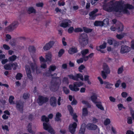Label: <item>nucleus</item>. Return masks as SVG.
I'll return each mask as SVG.
<instances>
[{"label":"nucleus","mask_w":134,"mask_h":134,"mask_svg":"<svg viewBox=\"0 0 134 134\" xmlns=\"http://www.w3.org/2000/svg\"><path fill=\"white\" fill-rule=\"evenodd\" d=\"M133 8L132 5L128 4L124 5L121 2H116L114 3L113 1H110L107 4H104L103 6V9L107 12H110L113 11L126 14L129 13L128 9H131Z\"/></svg>","instance_id":"nucleus-1"},{"label":"nucleus","mask_w":134,"mask_h":134,"mask_svg":"<svg viewBox=\"0 0 134 134\" xmlns=\"http://www.w3.org/2000/svg\"><path fill=\"white\" fill-rule=\"evenodd\" d=\"M41 121L46 122L43 123V128L44 129L48 131L51 134H54L55 133L54 130L50 125L48 123L49 121L48 118L46 117L45 115H43L42 116Z\"/></svg>","instance_id":"nucleus-2"},{"label":"nucleus","mask_w":134,"mask_h":134,"mask_svg":"<svg viewBox=\"0 0 134 134\" xmlns=\"http://www.w3.org/2000/svg\"><path fill=\"white\" fill-rule=\"evenodd\" d=\"M41 121L46 122L43 123V128L44 129L48 131L51 134H54L55 133L54 130L50 125L48 123L49 121L48 118L46 117L45 115H43L42 116Z\"/></svg>","instance_id":"nucleus-3"},{"label":"nucleus","mask_w":134,"mask_h":134,"mask_svg":"<svg viewBox=\"0 0 134 134\" xmlns=\"http://www.w3.org/2000/svg\"><path fill=\"white\" fill-rule=\"evenodd\" d=\"M78 41L81 46L84 47L88 43V36L85 33L80 35L78 38Z\"/></svg>","instance_id":"nucleus-4"},{"label":"nucleus","mask_w":134,"mask_h":134,"mask_svg":"<svg viewBox=\"0 0 134 134\" xmlns=\"http://www.w3.org/2000/svg\"><path fill=\"white\" fill-rule=\"evenodd\" d=\"M103 70L101 71V76L103 79H106L110 71L108 65L105 63L103 64Z\"/></svg>","instance_id":"nucleus-5"},{"label":"nucleus","mask_w":134,"mask_h":134,"mask_svg":"<svg viewBox=\"0 0 134 134\" xmlns=\"http://www.w3.org/2000/svg\"><path fill=\"white\" fill-rule=\"evenodd\" d=\"M19 24V23L18 21H14L10 25L6 28V30L9 31H12L17 27Z\"/></svg>","instance_id":"nucleus-6"},{"label":"nucleus","mask_w":134,"mask_h":134,"mask_svg":"<svg viewBox=\"0 0 134 134\" xmlns=\"http://www.w3.org/2000/svg\"><path fill=\"white\" fill-rule=\"evenodd\" d=\"M68 76L70 79L76 81H78L79 79L82 81L83 80V76L80 74H76L75 75H73L72 74H70L68 75Z\"/></svg>","instance_id":"nucleus-7"},{"label":"nucleus","mask_w":134,"mask_h":134,"mask_svg":"<svg viewBox=\"0 0 134 134\" xmlns=\"http://www.w3.org/2000/svg\"><path fill=\"white\" fill-rule=\"evenodd\" d=\"M49 99L47 97L42 96H39L37 100V103L40 105H41L48 101Z\"/></svg>","instance_id":"nucleus-8"},{"label":"nucleus","mask_w":134,"mask_h":134,"mask_svg":"<svg viewBox=\"0 0 134 134\" xmlns=\"http://www.w3.org/2000/svg\"><path fill=\"white\" fill-rule=\"evenodd\" d=\"M24 103V102L21 100H19L16 103V108L18 110L22 113L23 112V107Z\"/></svg>","instance_id":"nucleus-9"},{"label":"nucleus","mask_w":134,"mask_h":134,"mask_svg":"<svg viewBox=\"0 0 134 134\" xmlns=\"http://www.w3.org/2000/svg\"><path fill=\"white\" fill-rule=\"evenodd\" d=\"M79 83L77 82H75L74 83L73 85H70L69 86V87L70 89L73 91H77L79 90V88H77V86H79Z\"/></svg>","instance_id":"nucleus-10"},{"label":"nucleus","mask_w":134,"mask_h":134,"mask_svg":"<svg viewBox=\"0 0 134 134\" xmlns=\"http://www.w3.org/2000/svg\"><path fill=\"white\" fill-rule=\"evenodd\" d=\"M33 63L30 62H29V64L32 70L34 71L35 70L37 69V68L36 64L37 59L36 58L33 59Z\"/></svg>","instance_id":"nucleus-11"},{"label":"nucleus","mask_w":134,"mask_h":134,"mask_svg":"<svg viewBox=\"0 0 134 134\" xmlns=\"http://www.w3.org/2000/svg\"><path fill=\"white\" fill-rule=\"evenodd\" d=\"M71 21L69 20L66 19L62 22L60 24V26L64 28H66L70 26Z\"/></svg>","instance_id":"nucleus-12"},{"label":"nucleus","mask_w":134,"mask_h":134,"mask_svg":"<svg viewBox=\"0 0 134 134\" xmlns=\"http://www.w3.org/2000/svg\"><path fill=\"white\" fill-rule=\"evenodd\" d=\"M130 50V48L128 46L122 45L121 47L120 52L122 54H124L129 52Z\"/></svg>","instance_id":"nucleus-13"},{"label":"nucleus","mask_w":134,"mask_h":134,"mask_svg":"<svg viewBox=\"0 0 134 134\" xmlns=\"http://www.w3.org/2000/svg\"><path fill=\"white\" fill-rule=\"evenodd\" d=\"M77 126V124L76 122H74L73 124H71L69 126V131L72 134H74Z\"/></svg>","instance_id":"nucleus-14"},{"label":"nucleus","mask_w":134,"mask_h":134,"mask_svg":"<svg viewBox=\"0 0 134 134\" xmlns=\"http://www.w3.org/2000/svg\"><path fill=\"white\" fill-rule=\"evenodd\" d=\"M54 42L53 41H51L47 43L44 46L43 49L44 51L49 50L53 46Z\"/></svg>","instance_id":"nucleus-15"},{"label":"nucleus","mask_w":134,"mask_h":134,"mask_svg":"<svg viewBox=\"0 0 134 134\" xmlns=\"http://www.w3.org/2000/svg\"><path fill=\"white\" fill-rule=\"evenodd\" d=\"M50 105L53 107H56L57 105V100L56 98L54 97H51L49 99Z\"/></svg>","instance_id":"nucleus-16"},{"label":"nucleus","mask_w":134,"mask_h":134,"mask_svg":"<svg viewBox=\"0 0 134 134\" xmlns=\"http://www.w3.org/2000/svg\"><path fill=\"white\" fill-rule=\"evenodd\" d=\"M29 66L28 65H26L25 66V70L27 77L30 80H32L33 78Z\"/></svg>","instance_id":"nucleus-17"},{"label":"nucleus","mask_w":134,"mask_h":134,"mask_svg":"<svg viewBox=\"0 0 134 134\" xmlns=\"http://www.w3.org/2000/svg\"><path fill=\"white\" fill-rule=\"evenodd\" d=\"M68 108L71 115L73 116V119L76 122L78 121V120L76 119L77 116L74 113V110L72 108L70 105L68 106Z\"/></svg>","instance_id":"nucleus-18"},{"label":"nucleus","mask_w":134,"mask_h":134,"mask_svg":"<svg viewBox=\"0 0 134 134\" xmlns=\"http://www.w3.org/2000/svg\"><path fill=\"white\" fill-rule=\"evenodd\" d=\"M98 11V10L97 9H94L89 14L90 17L89 18L90 19H94L97 15L96 13Z\"/></svg>","instance_id":"nucleus-19"},{"label":"nucleus","mask_w":134,"mask_h":134,"mask_svg":"<svg viewBox=\"0 0 134 134\" xmlns=\"http://www.w3.org/2000/svg\"><path fill=\"white\" fill-rule=\"evenodd\" d=\"M106 43L105 42H104L99 47H97L96 49L98 51H100L102 53H105V51L103 50H101V49H104L105 48L106 46Z\"/></svg>","instance_id":"nucleus-20"},{"label":"nucleus","mask_w":134,"mask_h":134,"mask_svg":"<svg viewBox=\"0 0 134 134\" xmlns=\"http://www.w3.org/2000/svg\"><path fill=\"white\" fill-rule=\"evenodd\" d=\"M97 127L96 125L90 123L88 124L87 126V128L88 129L91 130H94Z\"/></svg>","instance_id":"nucleus-21"},{"label":"nucleus","mask_w":134,"mask_h":134,"mask_svg":"<svg viewBox=\"0 0 134 134\" xmlns=\"http://www.w3.org/2000/svg\"><path fill=\"white\" fill-rule=\"evenodd\" d=\"M46 61L51 62L52 61V55L51 53L47 54L46 55Z\"/></svg>","instance_id":"nucleus-22"},{"label":"nucleus","mask_w":134,"mask_h":134,"mask_svg":"<svg viewBox=\"0 0 134 134\" xmlns=\"http://www.w3.org/2000/svg\"><path fill=\"white\" fill-rule=\"evenodd\" d=\"M77 50L76 47H73L69 49L68 52L70 54H72L77 52Z\"/></svg>","instance_id":"nucleus-23"},{"label":"nucleus","mask_w":134,"mask_h":134,"mask_svg":"<svg viewBox=\"0 0 134 134\" xmlns=\"http://www.w3.org/2000/svg\"><path fill=\"white\" fill-rule=\"evenodd\" d=\"M31 123H29L27 127V130L29 132L32 134H35V132L32 130Z\"/></svg>","instance_id":"nucleus-24"},{"label":"nucleus","mask_w":134,"mask_h":134,"mask_svg":"<svg viewBox=\"0 0 134 134\" xmlns=\"http://www.w3.org/2000/svg\"><path fill=\"white\" fill-rule=\"evenodd\" d=\"M96 106L99 109L102 110H104V108L102 105L101 102H96Z\"/></svg>","instance_id":"nucleus-25"},{"label":"nucleus","mask_w":134,"mask_h":134,"mask_svg":"<svg viewBox=\"0 0 134 134\" xmlns=\"http://www.w3.org/2000/svg\"><path fill=\"white\" fill-rule=\"evenodd\" d=\"M4 68L6 70H12L11 63L7 64H5L4 66Z\"/></svg>","instance_id":"nucleus-26"},{"label":"nucleus","mask_w":134,"mask_h":134,"mask_svg":"<svg viewBox=\"0 0 134 134\" xmlns=\"http://www.w3.org/2000/svg\"><path fill=\"white\" fill-rule=\"evenodd\" d=\"M28 13L30 14L31 13H35L36 11L32 7H29L27 10Z\"/></svg>","instance_id":"nucleus-27"},{"label":"nucleus","mask_w":134,"mask_h":134,"mask_svg":"<svg viewBox=\"0 0 134 134\" xmlns=\"http://www.w3.org/2000/svg\"><path fill=\"white\" fill-rule=\"evenodd\" d=\"M104 84L106 85L105 87L108 88H111L112 86H113V84H111L108 82H104Z\"/></svg>","instance_id":"nucleus-28"},{"label":"nucleus","mask_w":134,"mask_h":134,"mask_svg":"<svg viewBox=\"0 0 134 134\" xmlns=\"http://www.w3.org/2000/svg\"><path fill=\"white\" fill-rule=\"evenodd\" d=\"M61 116V114L59 112L57 113L56 115V118H55V120L57 121H59L60 120V118Z\"/></svg>","instance_id":"nucleus-29"},{"label":"nucleus","mask_w":134,"mask_h":134,"mask_svg":"<svg viewBox=\"0 0 134 134\" xmlns=\"http://www.w3.org/2000/svg\"><path fill=\"white\" fill-rule=\"evenodd\" d=\"M81 52L82 56H83L89 53V50L87 49H85L82 51Z\"/></svg>","instance_id":"nucleus-30"},{"label":"nucleus","mask_w":134,"mask_h":134,"mask_svg":"<svg viewBox=\"0 0 134 134\" xmlns=\"http://www.w3.org/2000/svg\"><path fill=\"white\" fill-rule=\"evenodd\" d=\"M87 110L86 108H83L82 109V116H85L88 115Z\"/></svg>","instance_id":"nucleus-31"},{"label":"nucleus","mask_w":134,"mask_h":134,"mask_svg":"<svg viewBox=\"0 0 134 134\" xmlns=\"http://www.w3.org/2000/svg\"><path fill=\"white\" fill-rule=\"evenodd\" d=\"M117 29L118 32H121L123 30V26L122 24L121 23H120Z\"/></svg>","instance_id":"nucleus-32"},{"label":"nucleus","mask_w":134,"mask_h":134,"mask_svg":"<svg viewBox=\"0 0 134 134\" xmlns=\"http://www.w3.org/2000/svg\"><path fill=\"white\" fill-rule=\"evenodd\" d=\"M124 71V67L122 66L118 68L117 71V73L118 74H122Z\"/></svg>","instance_id":"nucleus-33"},{"label":"nucleus","mask_w":134,"mask_h":134,"mask_svg":"<svg viewBox=\"0 0 134 134\" xmlns=\"http://www.w3.org/2000/svg\"><path fill=\"white\" fill-rule=\"evenodd\" d=\"M17 56L15 55H13L9 57L8 59L9 61L13 62L17 58Z\"/></svg>","instance_id":"nucleus-34"},{"label":"nucleus","mask_w":134,"mask_h":134,"mask_svg":"<svg viewBox=\"0 0 134 134\" xmlns=\"http://www.w3.org/2000/svg\"><path fill=\"white\" fill-rule=\"evenodd\" d=\"M62 82L63 83L68 85L69 83L68 78L67 77H64L63 79Z\"/></svg>","instance_id":"nucleus-35"},{"label":"nucleus","mask_w":134,"mask_h":134,"mask_svg":"<svg viewBox=\"0 0 134 134\" xmlns=\"http://www.w3.org/2000/svg\"><path fill=\"white\" fill-rule=\"evenodd\" d=\"M94 25L95 26H103V22L99 21H96L94 23Z\"/></svg>","instance_id":"nucleus-36"},{"label":"nucleus","mask_w":134,"mask_h":134,"mask_svg":"<svg viewBox=\"0 0 134 134\" xmlns=\"http://www.w3.org/2000/svg\"><path fill=\"white\" fill-rule=\"evenodd\" d=\"M126 33H125L121 34H118L116 35V37L118 39L121 40L124 37L125 35H126Z\"/></svg>","instance_id":"nucleus-37"},{"label":"nucleus","mask_w":134,"mask_h":134,"mask_svg":"<svg viewBox=\"0 0 134 134\" xmlns=\"http://www.w3.org/2000/svg\"><path fill=\"white\" fill-rule=\"evenodd\" d=\"M85 130V126H83L82 125L80 130L79 134H84Z\"/></svg>","instance_id":"nucleus-38"},{"label":"nucleus","mask_w":134,"mask_h":134,"mask_svg":"<svg viewBox=\"0 0 134 134\" xmlns=\"http://www.w3.org/2000/svg\"><path fill=\"white\" fill-rule=\"evenodd\" d=\"M91 98L92 101L95 104L97 102L96 101V100L97 98V96L96 95H93L91 97Z\"/></svg>","instance_id":"nucleus-39"},{"label":"nucleus","mask_w":134,"mask_h":134,"mask_svg":"<svg viewBox=\"0 0 134 134\" xmlns=\"http://www.w3.org/2000/svg\"><path fill=\"white\" fill-rule=\"evenodd\" d=\"M52 78H56V79H57V80L58 82L55 83L54 85H59L61 83V79L59 77H53Z\"/></svg>","instance_id":"nucleus-40"},{"label":"nucleus","mask_w":134,"mask_h":134,"mask_svg":"<svg viewBox=\"0 0 134 134\" xmlns=\"http://www.w3.org/2000/svg\"><path fill=\"white\" fill-rule=\"evenodd\" d=\"M11 65L12 68L13 70H15L16 69V68L18 66V64L16 62H15L13 63H11Z\"/></svg>","instance_id":"nucleus-41"},{"label":"nucleus","mask_w":134,"mask_h":134,"mask_svg":"<svg viewBox=\"0 0 134 134\" xmlns=\"http://www.w3.org/2000/svg\"><path fill=\"white\" fill-rule=\"evenodd\" d=\"M14 99V97L13 96H11L9 97V103L11 104H14L13 100Z\"/></svg>","instance_id":"nucleus-42"},{"label":"nucleus","mask_w":134,"mask_h":134,"mask_svg":"<svg viewBox=\"0 0 134 134\" xmlns=\"http://www.w3.org/2000/svg\"><path fill=\"white\" fill-rule=\"evenodd\" d=\"M83 29L84 32L86 33L90 32L92 31V29L87 28L86 27H83Z\"/></svg>","instance_id":"nucleus-43"},{"label":"nucleus","mask_w":134,"mask_h":134,"mask_svg":"<svg viewBox=\"0 0 134 134\" xmlns=\"http://www.w3.org/2000/svg\"><path fill=\"white\" fill-rule=\"evenodd\" d=\"M114 40L113 38H110L107 40V42L110 45H112L113 44Z\"/></svg>","instance_id":"nucleus-44"},{"label":"nucleus","mask_w":134,"mask_h":134,"mask_svg":"<svg viewBox=\"0 0 134 134\" xmlns=\"http://www.w3.org/2000/svg\"><path fill=\"white\" fill-rule=\"evenodd\" d=\"M56 66L55 65H52L50 66L49 70L50 71H53L56 69Z\"/></svg>","instance_id":"nucleus-45"},{"label":"nucleus","mask_w":134,"mask_h":134,"mask_svg":"<svg viewBox=\"0 0 134 134\" xmlns=\"http://www.w3.org/2000/svg\"><path fill=\"white\" fill-rule=\"evenodd\" d=\"M30 95L29 93H25L23 96V97L24 99H27L29 98Z\"/></svg>","instance_id":"nucleus-46"},{"label":"nucleus","mask_w":134,"mask_h":134,"mask_svg":"<svg viewBox=\"0 0 134 134\" xmlns=\"http://www.w3.org/2000/svg\"><path fill=\"white\" fill-rule=\"evenodd\" d=\"M29 51L30 52H33L35 51V49L33 46H30L29 48Z\"/></svg>","instance_id":"nucleus-47"},{"label":"nucleus","mask_w":134,"mask_h":134,"mask_svg":"<svg viewBox=\"0 0 134 134\" xmlns=\"http://www.w3.org/2000/svg\"><path fill=\"white\" fill-rule=\"evenodd\" d=\"M22 76V75L21 73H18L16 75V78L17 80H20Z\"/></svg>","instance_id":"nucleus-48"},{"label":"nucleus","mask_w":134,"mask_h":134,"mask_svg":"<svg viewBox=\"0 0 134 134\" xmlns=\"http://www.w3.org/2000/svg\"><path fill=\"white\" fill-rule=\"evenodd\" d=\"M127 123L129 124H131L132 123V118L131 117H128L127 119Z\"/></svg>","instance_id":"nucleus-49"},{"label":"nucleus","mask_w":134,"mask_h":134,"mask_svg":"<svg viewBox=\"0 0 134 134\" xmlns=\"http://www.w3.org/2000/svg\"><path fill=\"white\" fill-rule=\"evenodd\" d=\"M74 31L75 32H81L83 31V29L80 28H75L74 30Z\"/></svg>","instance_id":"nucleus-50"},{"label":"nucleus","mask_w":134,"mask_h":134,"mask_svg":"<svg viewBox=\"0 0 134 134\" xmlns=\"http://www.w3.org/2000/svg\"><path fill=\"white\" fill-rule=\"evenodd\" d=\"M6 39L5 40L7 42H8L9 40H10L12 38V37L10 35L8 34H7L6 35Z\"/></svg>","instance_id":"nucleus-51"},{"label":"nucleus","mask_w":134,"mask_h":134,"mask_svg":"<svg viewBox=\"0 0 134 134\" xmlns=\"http://www.w3.org/2000/svg\"><path fill=\"white\" fill-rule=\"evenodd\" d=\"M103 22V24L106 25H107L109 23V20L108 18H106L104 19Z\"/></svg>","instance_id":"nucleus-52"},{"label":"nucleus","mask_w":134,"mask_h":134,"mask_svg":"<svg viewBox=\"0 0 134 134\" xmlns=\"http://www.w3.org/2000/svg\"><path fill=\"white\" fill-rule=\"evenodd\" d=\"M110 122V120L108 119H106L104 122V124L105 125H107L109 124Z\"/></svg>","instance_id":"nucleus-53"},{"label":"nucleus","mask_w":134,"mask_h":134,"mask_svg":"<svg viewBox=\"0 0 134 134\" xmlns=\"http://www.w3.org/2000/svg\"><path fill=\"white\" fill-rule=\"evenodd\" d=\"M82 103L83 104H85L87 107H90L91 106L90 104L87 102L85 100H82Z\"/></svg>","instance_id":"nucleus-54"},{"label":"nucleus","mask_w":134,"mask_h":134,"mask_svg":"<svg viewBox=\"0 0 134 134\" xmlns=\"http://www.w3.org/2000/svg\"><path fill=\"white\" fill-rule=\"evenodd\" d=\"M64 52V50L63 49L60 50L58 52V56L60 57L62 56Z\"/></svg>","instance_id":"nucleus-55"},{"label":"nucleus","mask_w":134,"mask_h":134,"mask_svg":"<svg viewBox=\"0 0 134 134\" xmlns=\"http://www.w3.org/2000/svg\"><path fill=\"white\" fill-rule=\"evenodd\" d=\"M3 47L4 49L6 50H8L10 49V47L8 46L5 44L3 45Z\"/></svg>","instance_id":"nucleus-56"},{"label":"nucleus","mask_w":134,"mask_h":134,"mask_svg":"<svg viewBox=\"0 0 134 134\" xmlns=\"http://www.w3.org/2000/svg\"><path fill=\"white\" fill-rule=\"evenodd\" d=\"M113 44L114 46L115 47H118L119 45H120L119 42H117L115 40L114 41Z\"/></svg>","instance_id":"nucleus-57"},{"label":"nucleus","mask_w":134,"mask_h":134,"mask_svg":"<svg viewBox=\"0 0 134 134\" xmlns=\"http://www.w3.org/2000/svg\"><path fill=\"white\" fill-rule=\"evenodd\" d=\"M85 67L83 65H81L79 68V71L81 72H82L81 70L83 69Z\"/></svg>","instance_id":"nucleus-58"},{"label":"nucleus","mask_w":134,"mask_h":134,"mask_svg":"<svg viewBox=\"0 0 134 134\" xmlns=\"http://www.w3.org/2000/svg\"><path fill=\"white\" fill-rule=\"evenodd\" d=\"M74 29L73 27H70L68 30V31L69 33H71L72 32Z\"/></svg>","instance_id":"nucleus-59"},{"label":"nucleus","mask_w":134,"mask_h":134,"mask_svg":"<svg viewBox=\"0 0 134 134\" xmlns=\"http://www.w3.org/2000/svg\"><path fill=\"white\" fill-rule=\"evenodd\" d=\"M121 82V81L120 80H118L117 81L115 85V86L116 87H119V85Z\"/></svg>","instance_id":"nucleus-60"},{"label":"nucleus","mask_w":134,"mask_h":134,"mask_svg":"<svg viewBox=\"0 0 134 134\" xmlns=\"http://www.w3.org/2000/svg\"><path fill=\"white\" fill-rule=\"evenodd\" d=\"M83 61V58H81L80 59L77 60V62L79 64L80 63H82Z\"/></svg>","instance_id":"nucleus-61"},{"label":"nucleus","mask_w":134,"mask_h":134,"mask_svg":"<svg viewBox=\"0 0 134 134\" xmlns=\"http://www.w3.org/2000/svg\"><path fill=\"white\" fill-rule=\"evenodd\" d=\"M10 44L12 46H15L16 44V43L14 40H11L9 42Z\"/></svg>","instance_id":"nucleus-62"},{"label":"nucleus","mask_w":134,"mask_h":134,"mask_svg":"<svg viewBox=\"0 0 134 134\" xmlns=\"http://www.w3.org/2000/svg\"><path fill=\"white\" fill-rule=\"evenodd\" d=\"M43 5V3H36V5L38 7H42Z\"/></svg>","instance_id":"nucleus-63"},{"label":"nucleus","mask_w":134,"mask_h":134,"mask_svg":"<svg viewBox=\"0 0 134 134\" xmlns=\"http://www.w3.org/2000/svg\"><path fill=\"white\" fill-rule=\"evenodd\" d=\"M131 47L132 49H134V40L131 41Z\"/></svg>","instance_id":"nucleus-64"}]
</instances>
